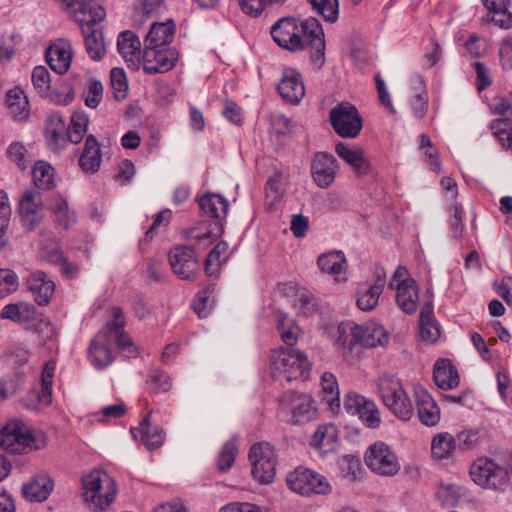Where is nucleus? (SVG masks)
<instances>
[{"label":"nucleus","mask_w":512,"mask_h":512,"mask_svg":"<svg viewBox=\"0 0 512 512\" xmlns=\"http://www.w3.org/2000/svg\"><path fill=\"white\" fill-rule=\"evenodd\" d=\"M199 206L206 215L217 220L225 218L229 208L227 200L215 193H207L200 197Z\"/></svg>","instance_id":"58836bf2"},{"label":"nucleus","mask_w":512,"mask_h":512,"mask_svg":"<svg viewBox=\"0 0 512 512\" xmlns=\"http://www.w3.org/2000/svg\"><path fill=\"white\" fill-rule=\"evenodd\" d=\"M89 117L83 111L74 112L71 116V125L67 129L69 141L78 144L87 133Z\"/></svg>","instance_id":"09e8293b"},{"label":"nucleus","mask_w":512,"mask_h":512,"mask_svg":"<svg viewBox=\"0 0 512 512\" xmlns=\"http://www.w3.org/2000/svg\"><path fill=\"white\" fill-rule=\"evenodd\" d=\"M32 178L36 190L50 189L54 186V169L45 161H38L33 166Z\"/></svg>","instance_id":"de8ad7c7"},{"label":"nucleus","mask_w":512,"mask_h":512,"mask_svg":"<svg viewBox=\"0 0 512 512\" xmlns=\"http://www.w3.org/2000/svg\"><path fill=\"white\" fill-rule=\"evenodd\" d=\"M472 481L486 489H501L509 481V471L488 457L477 458L470 466Z\"/></svg>","instance_id":"0eeeda50"},{"label":"nucleus","mask_w":512,"mask_h":512,"mask_svg":"<svg viewBox=\"0 0 512 512\" xmlns=\"http://www.w3.org/2000/svg\"><path fill=\"white\" fill-rule=\"evenodd\" d=\"M338 430L332 424L321 425L313 434L310 444L322 455H327L336 449Z\"/></svg>","instance_id":"473e14b6"},{"label":"nucleus","mask_w":512,"mask_h":512,"mask_svg":"<svg viewBox=\"0 0 512 512\" xmlns=\"http://www.w3.org/2000/svg\"><path fill=\"white\" fill-rule=\"evenodd\" d=\"M184 237L198 248H206L218 238V232H214L206 223H200L183 231Z\"/></svg>","instance_id":"ea45409f"},{"label":"nucleus","mask_w":512,"mask_h":512,"mask_svg":"<svg viewBox=\"0 0 512 512\" xmlns=\"http://www.w3.org/2000/svg\"><path fill=\"white\" fill-rule=\"evenodd\" d=\"M19 213L23 224L29 228H35L43 219V200L39 190L25 191L20 201Z\"/></svg>","instance_id":"6ab92c4d"},{"label":"nucleus","mask_w":512,"mask_h":512,"mask_svg":"<svg viewBox=\"0 0 512 512\" xmlns=\"http://www.w3.org/2000/svg\"><path fill=\"white\" fill-rule=\"evenodd\" d=\"M169 262L176 275L184 280L192 279L199 270L194 250L189 246H177L169 252Z\"/></svg>","instance_id":"f3484780"},{"label":"nucleus","mask_w":512,"mask_h":512,"mask_svg":"<svg viewBox=\"0 0 512 512\" xmlns=\"http://www.w3.org/2000/svg\"><path fill=\"white\" fill-rule=\"evenodd\" d=\"M282 411L291 415L293 424H304L316 419L318 408L315 399L309 393L288 391L280 399Z\"/></svg>","instance_id":"6e6552de"},{"label":"nucleus","mask_w":512,"mask_h":512,"mask_svg":"<svg viewBox=\"0 0 512 512\" xmlns=\"http://www.w3.org/2000/svg\"><path fill=\"white\" fill-rule=\"evenodd\" d=\"M344 409L358 418L371 429L381 424L380 411L376 403L360 394L349 392L344 396Z\"/></svg>","instance_id":"4468645a"},{"label":"nucleus","mask_w":512,"mask_h":512,"mask_svg":"<svg viewBox=\"0 0 512 512\" xmlns=\"http://www.w3.org/2000/svg\"><path fill=\"white\" fill-rule=\"evenodd\" d=\"M18 287V278L14 271L10 269H0V289L1 292L11 293Z\"/></svg>","instance_id":"69168bd1"},{"label":"nucleus","mask_w":512,"mask_h":512,"mask_svg":"<svg viewBox=\"0 0 512 512\" xmlns=\"http://www.w3.org/2000/svg\"><path fill=\"white\" fill-rule=\"evenodd\" d=\"M500 63L504 70L512 69V36L505 38L499 48Z\"/></svg>","instance_id":"774afa93"},{"label":"nucleus","mask_w":512,"mask_h":512,"mask_svg":"<svg viewBox=\"0 0 512 512\" xmlns=\"http://www.w3.org/2000/svg\"><path fill=\"white\" fill-rule=\"evenodd\" d=\"M49 209L56 223L63 229H70L77 221L75 211L70 208L67 200L60 195L53 197Z\"/></svg>","instance_id":"c9c22d12"},{"label":"nucleus","mask_w":512,"mask_h":512,"mask_svg":"<svg viewBox=\"0 0 512 512\" xmlns=\"http://www.w3.org/2000/svg\"><path fill=\"white\" fill-rule=\"evenodd\" d=\"M389 288L396 290V302L406 314H413L418 307L419 291L405 267H398L389 282Z\"/></svg>","instance_id":"9d476101"},{"label":"nucleus","mask_w":512,"mask_h":512,"mask_svg":"<svg viewBox=\"0 0 512 512\" xmlns=\"http://www.w3.org/2000/svg\"><path fill=\"white\" fill-rule=\"evenodd\" d=\"M45 56L52 70L58 74H64L71 65L72 44L67 39H59L47 49Z\"/></svg>","instance_id":"5701e85b"},{"label":"nucleus","mask_w":512,"mask_h":512,"mask_svg":"<svg viewBox=\"0 0 512 512\" xmlns=\"http://www.w3.org/2000/svg\"><path fill=\"white\" fill-rule=\"evenodd\" d=\"M271 35L281 48L291 52L309 49L314 64L319 67L324 64V32L316 18L303 21L293 17L281 18L271 27Z\"/></svg>","instance_id":"f257e3e1"},{"label":"nucleus","mask_w":512,"mask_h":512,"mask_svg":"<svg viewBox=\"0 0 512 512\" xmlns=\"http://www.w3.org/2000/svg\"><path fill=\"white\" fill-rule=\"evenodd\" d=\"M354 327H358L353 322H343L338 326V343L343 347L351 348L357 342V331Z\"/></svg>","instance_id":"052dcab7"},{"label":"nucleus","mask_w":512,"mask_h":512,"mask_svg":"<svg viewBox=\"0 0 512 512\" xmlns=\"http://www.w3.org/2000/svg\"><path fill=\"white\" fill-rule=\"evenodd\" d=\"M111 87L116 100L125 99L128 91V83L123 69L113 68L110 72Z\"/></svg>","instance_id":"13d9d810"},{"label":"nucleus","mask_w":512,"mask_h":512,"mask_svg":"<svg viewBox=\"0 0 512 512\" xmlns=\"http://www.w3.org/2000/svg\"><path fill=\"white\" fill-rule=\"evenodd\" d=\"M175 24L172 20L153 23L145 37V47H167L174 39Z\"/></svg>","instance_id":"7c9ffc66"},{"label":"nucleus","mask_w":512,"mask_h":512,"mask_svg":"<svg viewBox=\"0 0 512 512\" xmlns=\"http://www.w3.org/2000/svg\"><path fill=\"white\" fill-rule=\"evenodd\" d=\"M461 487L453 483H443L437 489V497L446 506H455L461 498Z\"/></svg>","instance_id":"4d7b16f0"},{"label":"nucleus","mask_w":512,"mask_h":512,"mask_svg":"<svg viewBox=\"0 0 512 512\" xmlns=\"http://www.w3.org/2000/svg\"><path fill=\"white\" fill-rule=\"evenodd\" d=\"M288 487L303 496L326 495L331 485L325 476L311 469L298 467L287 475Z\"/></svg>","instance_id":"1a4fd4ad"},{"label":"nucleus","mask_w":512,"mask_h":512,"mask_svg":"<svg viewBox=\"0 0 512 512\" xmlns=\"http://www.w3.org/2000/svg\"><path fill=\"white\" fill-rule=\"evenodd\" d=\"M238 449L236 443L233 440L226 442L221 450L218 459V468L221 471H227L230 469L235 461Z\"/></svg>","instance_id":"680f3d73"},{"label":"nucleus","mask_w":512,"mask_h":512,"mask_svg":"<svg viewBox=\"0 0 512 512\" xmlns=\"http://www.w3.org/2000/svg\"><path fill=\"white\" fill-rule=\"evenodd\" d=\"M276 324L282 341L288 346L295 345L300 335L299 326L284 313L276 315Z\"/></svg>","instance_id":"49530a36"},{"label":"nucleus","mask_w":512,"mask_h":512,"mask_svg":"<svg viewBox=\"0 0 512 512\" xmlns=\"http://www.w3.org/2000/svg\"><path fill=\"white\" fill-rule=\"evenodd\" d=\"M491 130L500 144L512 150V120L508 118L495 119L491 122Z\"/></svg>","instance_id":"3c124183"},{"label":"nucleus","mask_w":512,"mask_h":512,"mask_svg":"<svg viewBox=\"0 0 512 512\" xmlns=\"http://www.w3.org/2000/svg\"><path fill=\"white\" fill-rule=\"evenodd\" d=\"M415 403L420 422L428 427L440 421V408L425 389L415 391Z\"/></svg>","instance_id":"bb28decb"},{"label":"nucleus","mask_w":512,"mask_h":512,"mask_svg":"<svg viewBox=\"0 0 512 512\" xmlns=\"http://www.w3.org/2000/svg\"><path fill=\"white\" fill-rule=\"evenodd\" d=\"M433 377L436 385L444 390H451L458 386L459 376L449 360L440 359L434 365Z\"/></svg>","instance_id":"f704fd0d"},{"label":"nucleus","mask_w":512,"mask_h":512,"mask_svg":"<svg viewBox=\"0 0 512 512\" xmlns=\"http://www.w3.org/2000/svg\"><path fill=\"white\" fill-rule=\"evenodd\" d=\"M284 188L282 174L276 172L271 175L266 185V205L271 210L278 204L283 197Z\"/></svg>","instance_id":"8fccbe9b"},{"label":"nucleus","mask_w":512,"mask_h":512,"mask_svg":"<svg viewBox=\"0 0 512 512\" xmlns=\"http://www.w3.org/2000/svg\"><path fill=\"white\" fill-rule=\"evenodd\" d=\"M337 160L330 154L318 152L311 162V175L320 188H328L335 180Z\"/></svg>","instance_id":"a211bd4d"},{"label":"nucleus","mask_w":512,"mask_h":512,"mask_svg":"<svg viewBox=\"0 0 512 512\" xmlns=\"http://www.w3.org/2000/svg\"><path fill=\"white\" fill-rule=\"evenodd\" d=\"M85 105L89 108H97L103 98V85L100 81L90 79L83 91Z\"/></svg>","instance_id":"5fc2aeb1"},{"label":"nucleus","mask_w":512,"mask_h":512,"mask_svg":"<svg viewBox=\"0 0 512 512\" xmlns=\"http://www.w3.org/2000/svg\"><path fill=\"white\" fill-rule=\"evenodd\" d=\"M178 58L179 54L175 48L145 47L141 58V65L147 74L165 73L175 67Z\"/></svg>","instance_id":"2eb2a0df"},{"label":"nucleus","mask_w":512,"mask_h":512,"mask_svg":"<svg viewBox=\"0 0 512 512\" xmlns=\"http://www.w3.org/2000/svg\"><path fill=\"white\" fill-rule=\"evenodd\" d=\"M50 74L44 66H37L32 71V83L40 94H47L50 88Z\"/></svg>","instance_id":"e2e57ef3"},{"label":"nucleus","mask_w":512,"mask_h":512,"mask_svg":"<svg viewBox=\"0 0 512 512\" xmlns=\"http://www.w3.org/2000/svg\"><path fill=\"white\" fill-rule=\"evenodd\" d=\"M310 368L307 357L299 350L281 348L275 350L270 358V370L274 378L286 381L306 378Z\"/></svg>","instance_id":"423d86ee"},{"label":"nucleus","mask_w":512,"mask_h":512,"mask_svg":"<svg viewBox=\"0 0 512 512\" xmlns=\"http://www.w3.org/2000/svg\"><path fill=\"white\" fill-rule=\"evenodd\" d=\"M150 415L151 412L147 414L138 428L131 429L134 438L141 441L149 450L162 446L165 438L164 432L160 427L151 425Z\"/></svg>","instance_id":"c85d7f7f"},{"label":"nucleus","mask_w":512,"mask_h":512,"mask_svg":"<svg viewBox=\"0 0 512 512\" xmlns=\"http://www.w3.org/2000/svg\"><path fill=\"white\" fill-rule=\"evenodd\" d=\"M213 291V286H209L203 289L197 294L196 299L193 302V309L200 318L207 317L212 308V300L210 299V295L213 293Z\"/></svg>","instance_id":"bf43d9fd"},{"label":"nucleus","mask_w":512,"mask_h":512,"mask_svg":"<svg viewBox=\"0 0 512 512\" xmlns=\"http://www.w3.org/2000/svg\"><path fill=\"white\" fill-rule=\"evenodd\" d=\"M102 162L101 146L94 135H89L84 144L79 165L85 172H96Z\"/></svg>","instance_id":"72a5a7b5"},{"label":"nucleus","mask_w":512,"mask_h":512,"mask_svg":"<svg viewBox=\"0 0 512 512\" xmlns=\"http://www.w3.org/2000/svg\"><path fill=\"white\" fill-rule=\"evenodd\" d=\"M113 320L97 334L89 348V357L94 367L105 368L113 361L111 346L116 342L127 357H135L137 349L131 338L123 331L125 318L120 307L112 308Z\"/></svg>","instance_id":"f03ea898"},{"label":"nucleus","mask_w":512,"mask_h":512,"mask_svg":"<svg viewBox=\"0 0 512 512\" xmlns=\"http://www.w3.org/2000/svg\"><path fill=\"white\" fill-rule=\"evenodd\" d=\"M46 442L45 433L31 429L19 419L10 420L0 431V446L14 454L42 449Z\"/></svg>","instance_id":"20e7f679"},{"label":"nucleus","mask_w":512,"mask_h":512,"mask_svg":"<svg viewBox=\"0 0 512 512\" xmlns=\"http://www.w3.org/2000/svg\"><path fill=\"white\" fill-rule=\"evenodd\" d=\"M85 51L94 61H100L106 55V42L101 27L95 25H83L80 28Z\"/></svg>","instance_id":"393cba45"},{"label":"nucleus","mask_w":512,"mask_h":512,"mask_svg":"<svg viewBox=\"0 0 512 512\" xmlns=\"http://www.w3.org/2000/svg\"><path fill=\"white\" fill-rule=\"evenodd\" d=\"M229 258V245L225 241H220L216 246L209 252L205 271L208 275L212 276L218 273L222 264Z\"/></svg>","instance_id":"a18cd8bd"},{"label":"nucleus","mask_w":512,"mask_h":512,"mask_svg":"<svg viewBox=\"0 0 512 512\" xmlns=\"http://www.w3.org/2000/svg\"><path fill=\"white\" fill-rule=\"evenodd\" d=\"M335 152L353 169L357 176L367 175L371 171L370 161L362 148L339 142L335 146Z\"/></svg>","instance_id":"4be33fe9"},{"label":"nucleus","mask_w":512,"mask_h":512,"mask_svg":"<svg viewBox=\"0 0 512 512\" xmlns=\"http://www.w3.org/2000/svg\"><path fill=\"white\" fill-rule=\"evenodd\" d=\"M79 27L99 24L106 17L105 8L99 0H79L72 15Z\"/></svg>","instance_id":"a878e982"},{"label":"nucleus","mask_w":512,"mask_h":512,"mask_svg":"<svg viewBox=\"0 0 512 512\" xmlns=\"http://www.w3.org/2000/svg\"><path fill=\"white\" fill-rule=\"evenodd\" d=\"M81 496L93 511L106 510L115 500L117 484L103 469H93L82 476Z\"/></svg>","instance_id":"7ed1b4c3"},{"label":"nucleus","mask_w":512,"mask_h":512,"mask_svg":"<svg viewBox=\"0 0 512 512\" xmlns=\"http://www.w3.org/2000/svg\"><path fill=\"white\" fill-rule=\"evenodd\" d=\"M456 449V439L448 432L435 435L431 442L432 456L437 460L449 459Z\"/></svg>","instance_id":"a19ab883"},{"label":"nucleus","mask_w":512,"mask_h":512,"mask_svg":"<svg viewBox=\"0 0 512 512\" xmlns=\"http://www.w3.org/2000/svg\"><path fill=\"white\" fill-rule=\"evenodd\" d=\"M117 49L125 62L133 70H138L141 66V41L132 31H122L117 40Z\"/></svg>","instance_id":"412c9836"},{"label":"nucleus","mask_w":512,"mask_h":512,"mask_svg":"<svg viewBox=\"0 0 512 512\" xmlns=\"http://www.w3.org/2000/svg\"><path fill=\"white\" fill-rule=\"evenodd\" d=\"M34 315V306L24 302L8 304L1 311L2 318L9 319L17 323L29 322L34 318Z\"/></svg>","instance_id":"37998d69"},{"label":"nucleus","mask_w":512,"mask_h":512,"mask_svg":"<svg viewBox=\"0 0 512 512\" xmlns=\"http://www.w3.org/2000/svg\"><path fill=\"white\" fill-rule=\"evenodd\" d=\"M53 488V479L47 474H39L23 485L22 494L30 502H42L49 497Z\"/></svg>","instance_id":"cd10ccee"},{"label":"nucleus","mask_w":512,"mask_h":512,"mask_svg":"<svg viewBox=\"0 0 512 512\" xmlns=\"http://www.w3.org/2000/svg\"><path fill=\"white\" fill-rule=\"evenodd\" d=\"M386 285V273L382 269L374 272L372 283H361L356 291V304L358 308L365 312L374 310L379 302V298Z\"/></svg>","instance_id":"dca6fc26"},{"label":"nucleus","mask_w":512,"mask_h":512,"mask_svg":"<svg viewBox=\"0 0 512 512\" xmlns=\"http://www.w3.org/2000/svg\"><path fill=\"white\" fill-rule=\"evenodd\" d=\"M6 154L9 160L21 170H25L32 162V157L21 142H12L6 150Z\"/></svg>","instance_id":"864d4df0"},{"label":"nucleus","mask_w":512,"mask_h":512,"mask_svg":"<svg viewBox=\"0 0 512 512\" xmlns=\"http://www.w3.org/2000/svg\"><path fill=\"white\" fill-rule=\"evenodd\" d=\"M278 91L286 102L298 104L305 95V87L300 73L292 68L284 69L278 83Z\"/></svg>","instance_id":"aec40b11"},{"label":"nucleus","mask_w":512,"mask_h":512,"mask_svg":"<svg viewBox=\"0 0 512 512\" xmlns=\"http://www.w3.org/2000/svg\"><path fill=\"white\" fill-rule=\"evenodd\" d=\"M367 467L381 476H394L400 470V462L392 448L382 441L370 445L364 457Z\"/></svg>","instance_id":"9b49d317"},{"label":"nucleus","mask_w":512,"mask_h":512,"mask_svg":"<svg viewBox=\"0 0 512 512\" xmlns=\"http://www.w3.org/2000/svg\"><path fill=\"white\" fill-rule=\"evenodd\" d=\"M329 119L335 132L342 138H356L363 127L359 111L349 102L336 105L330 111Z\"/></svg>","instance_id":"f8f14e48"},{"label":"nucleus","mask_w":512,"mask_h":512,"mask_svg":"<svg viewBox=\"0 0 512 512\" xmlns=\"http://www.w3.org/2000/svg\"><path fill=\"white\" fill-rule=\"evenodd\" d=\"M148 385L155 393L167 392L171 388L170 377L164 372H155L149 376Z\"/></svg>","instance_id":"0e129e2a"},{"label":"nucleus","mask_w":512,"mask_h":512,"mask_svg":"<svg viewBox=\"0 0 512 512\" xmlns=\"http://www.w3.org/2000/svg\"><path fill=\"white\" fill-rule=\"evenodd\" d=\"M56 370V363L53 360H50L45 363L42 373H41V386L42 392L39 397V400L42 403L48 404L52 399V386L53 379Z\"/></svg>","instance_id":"603ef678"},{"label":"nucleus","mask_w":512,"mask_h":512,"mask_svg":"<svg viewBox=\"0 0 512 512\" xmlns=\"http://www.w3.org/2000/svg\"><path fill=\"white\" fill-rule=\"evenodd\" d=\"M482 3L488 10L491 22L503 29L512 27V14L508 11L509 0H482Z\"/></svg>","instance_id":"e433bc0d"},{"label":"nucleus","mask_w":512,"mask_h":512,"mask_svg":"<svg viewBox=\"0 0 512 512\" xmlns=\"http://www.w3.org/2000/svg\"><path fill=\"white\" fill-rule=\"evenodd\" d=\"M6 103L9 113L14 118L24 119L27 117L28 101L21 88L15 87L9 90L6 95Z\"/></svg>","instance_id":"c03bdc74"},{"label":"nucleus","mask_w":512,"mask_h":512,"mask_svg":"<svg viewBox=\"0 0 512 512\" xmlns=\"http://www.w3.org/2000/svg\"><path fill=\"white\" fill-rule=\"evenodd\" d=\"M411 85L415 91H419L411 99V109L416 118L422 119L428 111V95L422 77L415 75L411 78Z\"/></svg>","instance_id":"79ce46f5"},{"label":"nucleus","mask_w":512,"mask_h":512,"mask_svg":"<svg viewBox=\"0 0 512 512\" xmlns=\"http://www.w3.org/2000/svg\"><path fill=\"white\" fill-rule=\"evenodd\" d=\"M252 475L262 484L271 483L275 476V452L268 443L254 444L249 452Z\"/></svg>","instance_id":"ddd939ff"},{"label":"nucleus","mask_w":512,"mask_h":512,"mask_svg":"<svg viewBox=\"0 0 512 512\" xmlns=\"http://www.w3.org/2000/svg\"><path fill=\"white\" fill-rule=\"evenodd\" d=\"M357 331V342L362 346L374 348L384 346L388 343V335L386 330L376 323H368L366 325H358L354 327Z\"/></svg>","instance_id":"2f4dec72"},{"label":"nucleus","mask_w":512,"mask_h":512,"mask_svg":"<svg viewBox=\"0 0 512 512\" xmlns=\"http://www.w3.org/2000/svg\"><path fill=\"white\" fill-rule=\"evenodd\" d=\"M320 386L323 399L328 404L330 411L338 413L340 410V391L336 376L331 372H324L320 377Z\"/></svg>","instance_id":"4c0bfd02"},{"label":"nucleus","mask_w":512,"mask_h":512,"mask_svg":"<svg viewBox=\"0 0 512 512\" xmlns=\"http://www.w3.org/2000/svg\"><path fill=\"white\" fill-rule=\"evenodd\" d=\"M294 308L302 316L308 317L315 312V302L311 295L302 293L294 302Z\"/></svg>","instance_id":"338daca9"},{"label":"nucleus","mask_w":512,"mask_h":512,"mask_svg":"<svg viewBox=\"0 0 512 512\" xmlns=\"http://www.w3.org/2000/svg\"><path fill=\"white\" fill-rule=\"evenodd\" d=\"M312 7L331 23L338 20L339 4L338 0H309Z\"/></svg>","instance_id":"6e6d98bb"},{"label":"nucleus","mask_w":512,"mask_h":512,"mask_svg":"<svg viewBox=\"0 0 512 512\" xmlns=\"http://www.w3.org/2000/svg\"><path fill=\"white\" fill-rule=\"evenodd\" d=\"M323 273L331 275L338 283L347 280V259L342 251H330L321 254L317 261Z\"/></svg>","instance_id":"b1692460"},{"label":"nucleus","mask_w":512,"mask_h":512,"mask_svg":"<svg viewBox=\"0 0 512 512\" xmlns=\"http://www.w3.org/2000/svg\"><path fill=\"white\" fill-rule=\"evenodd\" d=\"M377 391L383 404L398 419L408 421L413 415V404L402 382L394 375L384 374L379 377Z\"/></svg>","instance_id":"39448f33"},{"label":"nucleus","mask_w":512,"mask_h":512,"mask_svg":"<svg viewBox=\"0 0 512 512\" xmlns=\"http://www.w3.org/2000/svg\"><path fill=\"white\" fill-rule=\"evenodd\" d=\"M28 286L33 294L34 300L39 305L48 304L55 289L54 282L42 271H36L30 275Z\"/></svg>","instance_id":"c756f323"}]
</instances>
